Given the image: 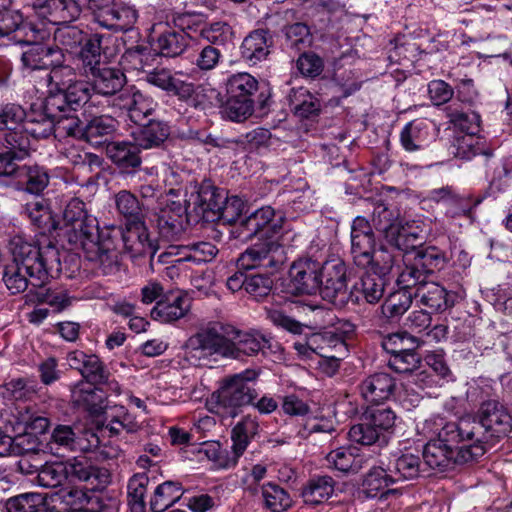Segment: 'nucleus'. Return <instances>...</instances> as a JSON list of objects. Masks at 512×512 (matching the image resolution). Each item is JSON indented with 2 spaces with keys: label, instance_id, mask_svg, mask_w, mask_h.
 Returning a JSON list of instances; mask_svg holds the SVG:
<instances>
[{
  "label": "nucleus",
  "instance_id": "23",
  "mask_svg": "<svg viewBox=\"0 0 512 512\" xmlns=\"http://www.w3.org/2000/svg\"><path fill=\"white\" fill-rule=\"evenodd\" d=\"M170 126L166 121L150 119L132 133V139L141 150L160 149L170 136Z\"/></svg>",
  "mask_w": 512,
  "mask_h": 512
},
{
  "label": "nucleus",
  "instance_id": "52",
  "mask_svg": "<svg viewBox=\"0 0 512 512\" xmlns=\"http://www.w3.org/2000/svg\"><path fill=\"white\" fill-rule=\"evenodd\" d=\"M394 475L382 467H373L367 473L363 480L364 492L368 497L374 498L379 493L384 494V491L391 485L396 483L393 479Z\"/></svg>",
  "mask_w": 512,
  "mask_h": 512
},
{
  "label": "nucleus",
  "instance_id": "49",
  "mask_svg": "<svg viewBox=\"0 0 512 512\" xmlns=\"http://www.w3.org/2000/svg\"><path fill=\"white\" fill-rule=\"evenodd\" d=\"M258 422L251 415L243 417L232 430L233 451L239 457L246 450L250 439L258 432Z\"/></svg>",
  "mask_w": 512,
  "mask_h": 512
},
{
  "label": "nucleus",
  "instance_id": "17",
  "mask_svg": "<svg viewBox=\"0 0 512 512\" xmlns=\"http://www.w3.org/2000/svg\"><path fill=\"white\" fill-rule=\"evenodd\" d=\"M117 101L119 107L127 112L129 119L135 124H140L152 115L157 107V103L150 95L135 86L121 92Z\"/></svg>",
  "mask_w": 512,
  "mask_h": 512
},
{
  "label": "nucleus",
  "instance_id": "42",
  "mask_svg": "<svg viewBox=\"0 0 512 512\" xmlns=\"http://www.w3.org/2000/svg\"><path fill=\"white\" fill-rule=\"evenodd\" d=\"M424 241L423 230L415 223L405 222L399 226V232L394 235V239L388 243L405 253L420 249Z\"/></svg>",
  "mask_w": 512,
  "mask_h": 512
},
{
  "label": "nucleus",
  "instance_id": "13",
  "mask_svg": "<svg viewBox=\"0 0 512 512\" xmlns=\"http://www.w3.org/2000/svg\"><path fill=\"white\" fill-rule=\"evenodd\" d=\"M457 103H452L445 108L446 116L450 123L458 127L467 135L456 139V157L470 158L475 153L472 151L473 135L478 131L480 116L475 112H467L458 107Z\"/></svg>",
  "mask_w": 512,
  "mask_h": 512
},
{
  "label": "nucleus",
  "instance_id": "11",
  "mask_svg": "<svg viewBox=\"0 0 512 512\" xmlns=\"http://www.w3.org/2000/svg\"><path fill=\"white\" fill-rule=\"evenodd\" d=\"M185 222H193V214L189 207L179 201L167 203L156 217L159 237L165 242L177 241L184 232Z\"/></svg>",
  "mask_w": 512,
  "mask_h": 512
},
{
  "label": "nucleus",
  "instance_id": "21",
  "mask_svg": "<svg viewBox=\"0 0 512 512\" xmlns=\"http://www.w3.org/2000/svg\"><path fill=\"white\" fill-rule=\"evenodd\" d=\"M97 383L78 382L71 389V402L91 415H100L106 410L105 395Z\"/></svg>",
  "mask_w": 512,
  "mask_h": 512
},
{
  "label": "nucleus",
  "instance_id": "18",
  "mask_svg": "<svg viewBox=\"0 0 512 512\" xmlns=\"http://www.w3.org/2000/svg\"><path fill=\"white\" fill-rule=\"evenodd\" d=\"M190 310V300L181 291H170L156 302L151 318L161 323H172L183 318Z\"/></svg>",
  "mask_w": 512,
  "mask_h": 512
},
{
  "label": "nucleus",
  "instance_id": "64",
  "mask_svg": "<svg viewBox=\"0 0 512 512\" xmlns=\"http://www.w3.org/2000/svg\"><path fill=\"white\" fill-rule=\"evenodd\" d=\"M223 60V50L220 47L205 44L197 53L195 66L201 72H210L216 69Z\"/></svg>",
  "mask_w": 512,
  "mask_h": 512
},
{
  "label": "nucleus",
  "instance_id": "19",
  "mask_svg": "<svg viewBox=\"0 0 512 512\" xmlns=\"http://www.w3.org/2000/svg\"><path fill=\"white\" fill-rule=\"evenodd\" d=\"M396 379L385 372L367 376L359 384V391L366 402L380 404L390 400L396 391Z\"/></svg>",
  "mask_w": 512,
  "mask_h": 512
},
{
  "label": "nucleus",
  "instance_id": "48",
  "mask_svg": "<svg viewBox=\"0 0 512 512\" xmlns=\"http://www.w3.org/2000/svg\"><path fill=\"white\" fill-rule=\"evenodd\" d=\"M261 495L264 507L271 512H283L292 505L289 493L273 482L261 485Z\"/></svg>",
  "mask_w": 512,
  "mask_h": 512
},
{
  "label": "nucleus",
  "instance_id": "24",
  "mask_svg": "<svg viewBox=\"0 0 512 512\" xmlns=\"http://www.w3.org/2000/svg\"><path fill=\"white\" fill-rule=\"evenodd\" d=\"M272 45L273 37L270 31L256 29L244 38L240 47L241 57L249 64L256 65L267 59Z\"/></svg>",
  "mask_w": 512,
  "mask_h": 512
},
{
  "label": "nucleus",
  "instance_id": "62",
  "mask_svg": "<svg viewBox=\"0 0 512 512\" xmlns=\"http://www.w3.org/2000/svg\"><path fill=\"white\" fill-rule=\"evenodd\" d=\"M383 436L391 432L395 426L396 414L389 407L369 408L363 414Z\"/></svg>",
  "mask_w": 512,
  "mask_h": 512
},
{
  "label": "nucleus",
  "instance_id": "14",
  "mask_svg": "<svg viewBox=\"0 0 512 512\" xmlns=\"http://www.w3.org/2000/svg\"><path fill=\"white\" fill-rule=\"evenodd\" d=\"M67 361L71 368L78 370L87 383L107 384L110 389L120 392L119 384L110 381V372L94 354H86L83 351L75 350L68 354Z\"/></svg>",
  "mask_w": 512,
  "mask_h": 512
},
{
  "label": "nucleus",
  "instance_id": "56",
  "mask_svg": "<svg viewBox=\"0 0 512 512\" xmlns=\"http://www.w3.org/2000/svg\"><path fill=\"white\" fill-rule=\"evenodd\" d=\"M326 459L335 469L345 473H358L364 462L362 457L353 454L352 449L344 447L331 451Z\"/></svg>",
  "mask_w": 512,
  "mask_h": 512
},
{
  "label": "nucleus",
  "instance_id": "7",
  "mask_svg": "<svg viewBox=\"0 0 512 512\" xmlns=\"http://www.w3.org/2000/svg\"><path fill=\"white\" fill-rule=\"evenodd\" d=\"M259 375V370L246 369L223 378L219 388L212 394L217 411H222L230 417H236L242 407L253 404L258 396L253 383L256 382Z\"/></svg>",
  "mask_w": 512,
  "mask_h": 512
},
{
  "label": "nucleus",
  "instance_id": "3",
  "mask_svg": "<svg viewBox=\"0 0 512 512\" xmlns=\"http://www.w3.org/2000/svg\"><path fill=\"white\" fill-rule=\"evenodd\" d=\"M64 236L75 249H82L86 258L94 262L104 275L119 270V256L113 229L100 230L97 218L90 215L64 229Z\"/></svg>",
  "mask_w": 512,
  "mask_h": 512
},
{
  "label": "nucleus",
  "instance_id": "37",
  "mask_svg": "<svg viewBox=\"0 0 512 512\" xmlns=\"http://www.w3.org/2000/svg\"><path fill=\"white\" fill-rule=\"evenodd\" d=\"M26 119L25 110L16 104H7L0 109V136L1 140H7L14 133L28 138L24 132Z\"/></svg>",
  "mask_w": 512,
  "mask_h": 512
},
{
  "label": "nucleus",
  "instance_id": "5",
  "mask_svg": "<svg viewBox=\"0 0 512 512\" xmlns=\"http://www.w3.org/2000/svg\"><path fill=\"white\" fill-rule=\"evenodd\" d=\"M472 446L486 452V444L494 443L512 431V415L506 405L496 399L483 401L474 415L456 421Z\"/></svg>",
  "mask_w": 512,
  "mask_h": 512
},
{
  "label": "nucleus",
  "instance_id": "35",
  "mask_svg": "<svg viewBox=\"0 0 512 512\" xmlns=\"http://www.w3.org/2000/svg\"><path fill=\"white\" fill-rule=\"evenodd\" d=\"M335 481L332 477L316 476L307 481L301 491V496L305 504L312 507L320 505L333 495Z\"/></svg>",
  "mask_w": 512,
  "mask_h": 512
},
{
  "label": "nucleus",
  "instance_id": "8",
  "mask_svg": "<svg viewBox=\"0 0 512 512\" xmlns=\"http://www.w3.org/2000/svg\"><path fill=\"white\" fill-rule=\"evenodd\" d=\"M320 295L335 306L344 307L359 303V295L347 289V266L341 259H331L320 264Z\"/></svg>",
  "mask_w": 512,
  "mask_h": 512
},
{
  "label": "nucleus",
  "instance_id": "6",
  "mask_svg": "<svg viewBox=\"0 0 512 512\" xmlns=\"http://www.w3.org/2000/svg\"><path fill=\"white\" fill-rule=\"evenodd\" d=\"M65 53L59 54L50 66L46 76V97L48 110L60 107L84 106L91 98L90 84L79 78L77 70L65 64Z\"/></svg>",
  "mask_w": 512,
  "mask_h": 512
},
{
  "label": "nucleus",
  "instance_id": "46",
  "mask_svg": "<svg viewBox=\"0 0 512 512\" xmlns=\"http://www.w3.org/2000/svg\"><path fill=\"white\" fill-rule=\"evenodd\" d=\"M182 496L181 484L174 481H166L158 485L150 500V509L153 512H164L174 505Z\"/></svg>",
  "mask_w": 512,
  "mask_h": 512
},
{
  "label": "nucleus",
  "instance_id": "10",
  "mask_svg": "<svg viewBox=\"0 0 512 512\" xmlns=\"http://www.w3.org/2000/svg\"><path fill=\"white\" fill-rule=\"evenodd\" d=\"M232 332V326L214 323L191 336L187 346L209 355L217 354L229 358V355H233L230 350Z\"/></svg>",
  "mask_w": 512,
  "mask_h": 512
},
{
  "label": "nucleus",
  "instance_id": "9",
  "mask_svg": "<svg viewBox=\"0 0 512 512\" xmlns=\"http://www.w3.org/2000/svg\"><path fill=\"white\" fill-rule=\"evenodd\" d=\"M225 200L227 195L224 191L210 182H203L197 191L191 193L189 199L185 200V205L193 214V222L197 223L200 220L214 222Z\"/></svg>",
  "mask_w": 512,
  "mask_h": 512
},
{
  "label": "nucleus",
  "instance_id": "40",
  "mask_svg": "<svg viewBox=\"0 0 512 512\" xmlns=\"http://www.w3.org/2000/svg\"><path fill=\"white\" fill-rule=\"evenodd\" d=\"M287 101L291 111L301 118H309L320 111L319 100L303 87L292 88Z\"/></svg>",
  "mask_w": 512,
  "mask_h": 512
},
{
  "label": "nucleus",
  "instance_id": "16",
  "mask_svg": "<svg viewBox=\"0 0 512 512\" xmlns=\"http://www.w3.org/2000/svg\"><path fill=\"white\" fill-rule=\"evenodd\" d=\"M114 241L121 237L125 249L129 251L133 257L146 256L150 257L151 264L155 261L157 245L150 238L149 232L144 225V220L139 227L128 226V231L123 233L119 228H113Z\"/></svg>",
  "mask_w": 512,
  "mask_h": 512
},
{
  "label": "nucleus",
  "instance_id": "44",
  "mask_svg": "<svg viewBox=\"0 0 512 512\" xmlns=\"http://www.w3.org/2000/svg\"><path fill=\"white\" fill-rule=\"evenodd\" d=\"M102 36L93 34L81 47L78 53V59L81 62V69L86 77H90L97 68L105 63L101 62V42Z\"/></svg>",
  "mask_w": 512,
  "mask_h": 512
},
{
  "label": "nucleus",
  "instance_id": "45",
  "mask_svg": "<svg viewBox=\"0 0 512 512\" xmlns=\"http://www.w3.org/2000/svg\"><path fill=\"white\" fill-rule=\"evenodd\" d=\"M117 130V122L110 116H97L85 125L84 139L92 145L106 142Z\"/></svg>",
  "mask_w": 512,
  "mask_h": 512
},
{
  "label": "nucleus",
  "instance_id": "34",
  "mask_svg": "<svg viewBox=\"0 0 512 512\" xmlns=\"http://www.w3.org/2000/svg\"><path fill=\"white\" fill-rule=\"evenodd\" d=\"M431 123L425 119H417L407 123L400 133L401 146L407 152H415L426 145Z\"/></svg>",
  "mask_w": 512,
  "mask_h": 512
},
{
  "label": "nucleus",
  "instance_id": "30",
  "mask_svg": "<svg viewBox=\"0 0 512 512\" xmlns=\"http://www.w3.org/2000/svg\"><path fill=\"white\" fill-rule=\"evenodd\" d=\"M48 100L43 101L42 110L33 112L24 123V132L31 134L34 138H47L52 133H55L57 114L65 112L63 107L58 108L57 111L48 110Z\"/></svg>",
  "mask_w": 512,
  "mask_h": 512
},
{
  "label": "nucleus",
  "instance_id": "36",
  "mask_svg": "<svg viewBox=\"0 0 512 512\" xmlns=\"http://www.w3.org/2000/svg\"><path fill=\"white\" fill-rule=\"evenodd\" d=\"M118 213L124 217L128 226L139 227L145 218L144 204L128 190H121L114 196Z\"/></svg>",
  "mask_w": 512,
  "mask_h": 512
},
{
  "label": "nucleus",
  "instance_id": "43",
  "mask_svg": "<svg viewBox=\"0 0 512 512\" xmlns=\"http://www.w3.org/2000/svg\"><path fill=\"white\" fill-rule=\"evenodd\" d=\"M82 106L64 107L65 112L57 114L59 119H56L55 136L56 137H73L76 139H84L85 126L82 125L81 120L76 112Z\"/></svg>",
  "mask_w": 512,
  "mask_h": 512
},
{
  "label": "nucleus",
  "instance_id": "59",
  "mask_svg": "<svg viewBox=\"0 0 512 512\" xmlns=\"http://www.w3.org/2000/svg\"><path fill=\"white\" fill-rule=\"evenodd\" d=\"M68 473L61 462L46 463L39 470L36 481L44 488H56L65 482Z\"/></svg>",
  "mask_w": 512,
  "mask_h": 512
},
{
  "label": "nucleus",
  "instance_id": "4",
  "mask_svg": "<svg viewBox=\"0 0 512 512\" xmlns=\"http://www.w3.org/2000/svg\"><path fill=\"white\" fill-rule=\"evenodd\" d=\"M422 456L425 466L445 472L483 456V450L470 444L457 422H446L425 444Z\"/></svg>",
  "mask_w": 512,
  "mask_h": 512
},
{
  "label": "nucleus",
  "instance_id": "2",
  "mask_svg": "<svg viewBox=\"0 0 512 512\" xmlns=\"http://www.w3.org/2000/svg\"><path fill=\"white\" fill-rule=\"evenodd\" d=\"M276 211L271 206H263L240 221V233L248 240L258 237L264 240L256 243L241 254L238 265L243 269L256 267L278 268L286 261V252L279 239L274 237L282 228L283 217L275 219Z\"/></svg>",
  "mask_w": 512,
  "mask_h": 512
},
{
  "label": "nucleus",
  "instance_id": "12",
  "mask_svg": "<svg viewBox=\"0 0 512 512\" xmlns=\"http://www.w3.org/2000/svg\"><path fill=\"white\" fill-rule=\"evenodd\" d=\"M290 282L288 284L286 300L299 294H315L320 291V263L311 259L295 261L289 271Z\"/></svg>",
  "mask_w": 512,
  "mask_h": 512
},
{
  "label": "nucleus",
  "instance_id": "58",
  "mask_svg": "<svg viewBox=\"0 0 512 512\" xmlns=\"http://www.w3.org/2000/svg\"><path fill=\"white\" fill-rule=\"evenodd\" d=\"M257 79L249 73L231 75L226 83L227 94L253 99L258 90Z\"/></svg>",
  "mask_w": 512,
  "mask_h": 512
},
{
  "label": "nucleus",
  "instance_id": "63",
  "mask_svg": "<svg viewBox=\"0 0 512 512\" xmlns=\"http://www.w3.org/2000/svg\"><path fill=\"white\" fill-rule=\"evenodd\" d=\"M381 346L393 356L398 353L412 351L416 349L417 344L415 338L407 332H398L385 336L382 339Z\"/></svg>",
  "mask_w": 512,
  "mask_h": 512
},
{
  "label": "nucleus",
  "instance_id": "53",
  "mask_svg": "<svg viewBox=\"0 0 512 512\" xmlns=\"http://www.w3.org/2000/svg\"><path fill=\"white\" fill-rule=\"evenodd\" d=\"M232 27L222 21H217L204 25L199 31V37L211 44L224 50L226 45L232 40Z\"/></svg>",
  "mask_w": 512,
  "mask_h": 512
},
{
  "label": "nucleus",
  "instance_id": "27",
  "mask_svg": "<svg viewBox=\"0 0 512 512\" xmlns=\"http://www.w3.org/2000/svg\"><path fill=\"white\" fill-rule=\"evenodd\" d=\"M58 46H47L33 44L22 52L20 57L21 70L24 73H31L37 70H48L54 60L62 52Z\"/></svg>",
  "mask_w": 512,
  "mask_h": 512
},
{
  "label": "nucleus",
  "instance_id": "60",
  "mask_svg": "<svg viewBox=\"0 0 512 512\" xmlns=\"http://www.w3.org/2000/svg\"><path fill=\"white\" fill-rule=\"evenodd\" d=\"M428 276L427 272L420 268V265L412 258L407 259L405 262V267L399 274L397 282L406 289L411 287L418 288L422 284L429 283L427 281Z\"/></svg>",
  "mask_w": 512,
  "mask_h": 512
},
{
  "label": "nucleus",
  "instance_id": "31",
  "mask_svg": "<svg viewBox=\"0 0 512 512\" xmlns=\"http://www.w3.org/2000/svg\"><path fill=\"white\" fill-rule=\"evenodd\" d=\"M70 474L90 485V490L101 491L109 483L111 474L105 467L92 465L88 461H76L70 466Z\"/></svg>",
  "mask_w": 512,
  "mask_h": 512
},
{
  "label": "nucleus",
  "instance_id": "33",
  "mask_svg": "<svg viewBox=\"0 0 512 512\" xmlns=\"http://www.w3.org/2000/svg\"><path fill=\"white\" fill-rule=\"evenodd\" d=\"M49 174L39 165H21L15 178L19 189L32 194L41 193L49 184Z\"/></svg>",
  "mask_w": 512,
  "mask_h": 512
},
{
  "label": "nucleus",
  "instance_id": "41",
  "mask_svg": "<svg viewBox=\"0 0 512 512\" xmlns=\"http://www.w3.org/2000/svg\"><path fill=\"white\" fill-rule=\"evenodd\" d=\"M389 472L394 475L397 483L404 480H413L425 472L419 456L412 453L402 454L387 466Z\"/></svg>",
  "mask_w": 512,
  "mask_h": 512
},
{
  "label": "nucleus",
  "instance_id": "1",
  "mask_svg": "<svg viewBox=\"0 0 512 512\" xmlns=\"http://www.w3.org/2000/svg\"><path fill=\"white\" fill-rule=\"evenodd\" d=\"M13 256L3 271V281L11 294L24 292L28 285L43 287L62 270L60 251L50 240L32 242L16 235L9 242Z\"/></svg>",
  "mask_w": 512,
  "mask_h": 512
},
{
  "label": "nucleus",
  "instance_id": "51",
  "mask_svg": "<svg viewBox=\"0 0 512 512\" xmlns=\"http://www.w3.org/2000/svg\"><path fill=\"white\" fill-rule=\"evenodd\" d=\"M386 285V276L376 273H366L360 280V287L358 288L357 285H355L353 290L355 292L360 290L367 303L376 304L382 299Z\"/></svg>",
  "mask_w": 512,
  "mask_h": 512
},
{
  "label": "nucleus",
  "instance_id": "57",
  "mask_svg": "<svg viewBox=\"0 0 512 512\" xmlns=\"http://www.w3.org/2000/svg\"><path fill=\"white\" fill-rule=\"evenodd\" d=\"M351 441L362 444L372 445L375 443H387V436L382 433L363 415L362 422L353 425L348 433Z\"/></svg>",
  "mask_w": 512,
  "mask_h": 512
},
{
  "label": "nucleus",
  "instance_id": "50",
  "mask_svg": "<svg viewBox=\"0 0 512 512\" xmlns=\"http://www.w3.org/2000/svg\"><path fill=\"white\" fill-rule=\"evenodd\" d=\"M395 264V255L387 247L381 245L378 249L375 247L367 254V259H363L358 266L363 268L370 267L372 273L386 276L390 273Z\"/></svg>",
  "mask_w": 512,
  "mask_h": 512
},
{
  "label": "nucleus",
  "instance_id": "61",
  "mask_svg": "<svg viewBox=\"0 0 512 512\" xmlns=\"http://www.w3.org/2000/svg\"><path fill=\"white\" fill-rule=\"evenodd\" d=\"M286 46L296 51L307 48L312 42L310 29L305 23L297 22L285 27Z\"/></svg>",
  "mask_w": 512,
  "mask_h": 512
},
{
  "label": "nucleus",
  "instance_id": "39",
  "mask_svg": "<svg viewBox=\"0 0 512 512\" xmlns=\"http://www.w3.org/2000/svg\"><path fill=\"white\" fill-rule=\"evenodd\" d=\"M179 26H182L179 24ZM189 35L183 27L181 29H169L161 33L157 38L158 55L165 57H177L181 55L189 45Z\"/></svg>",
  "mask_w": 512,
  "mask_h": 512
},
{
  "label": "nucleus",
  "instance_id": "26",
  "mask_svg": "<svg viewBox=\"0 0 512 512\" xmlns=\"http://www.w3.org/2000/svg\"><path fill=\"white\" fill-rule=\"evenodd\" d=\"M421 305L430 309L433 313H442L454 306L455 295L447 291L443 286L435 282L422 284L414 293Z\"/></svg>",
  "mask_w": 512,
  "mask_h": 512
},
{
  "label": "nucleus",
  "instance_id": "47",
  "mask_svg": "<svg viewBox=\"0 0 512 512\" xmlns=\"http://www.w3.org/2000/svg\"><path fill=\"white\" fill-rule=\"evenodd\" d=\"M158 53L149 46L137 45L128 48L122 55V63L137 71H146L153 67Z\"/></svg>",
  "mask_w": 512,
  "mask_h": 512
},
{
  "label": "nucleus",
  "instance_id": "38",
  "mask_svg": "<svg viewBox=\"0 0 512 512\" xmlns=\"http://www.w3.org/2000/svg\"><path fill=\"white\" fill-rule=\"evenodd\" d=\"M138 14L135 9L128 6L111 5L98 24L104 28L115 31H128L136 23Z\"/></svg>",
  "mask_w": 512,
  "mask_h": 512
},
{
  "label": "nucleus",
  "instance_id": "15",
  "mask_svg": "<svg viewBox=\"0 0 512 512\" xmlns=\"http://www.w3.org/2000/svg\"><path fill=\"white\" fill-rule=\"evenodd\" d=\"M88 435L98 440L94 433L79 426L59 424L53 429L48 445L54 455L64 456L69 452L86 450L89 447Z\"/></svg>",
  "mask_w": 512,
  "mask_h": 512
},
{
  "label": "nucleus",
  "instance_id": "28",
  "mask_svg": "<svg viewBox=\"0 0 512 512\" xmlns=\"http://www.w3.org/2000/svg\"><path fill=\"white\" fill-rule=\"evenodd\" d=\"M88 78L91 79L90 90L103 96L117 94L126 83V76L121 69L106 64L97 68Z\"/></svg>",
  "mask_w": 512,
  "mask_h": 512
},
{
  "label": "nucleus",
  "instance_id": "55",
  "mask_svg": "<svg viewBox=\"0 0 512 512\" xmlns=\"http://www.w3.org/2000/svg\"><path fill=\"white\" fill-rule=\"evenodd\" d=\"M413 258L429 276L443 269L447 262L446 254L436 246L421 247L416 250Z\"/></svg>",
  "mask_w": 512,
  "mask_h": 512
},
{
  "label": "nucleus",
  "instance_id": "22",
  "mask_svg": "<svg viewBox=\"0 0 512 512\" xmlns=\"http://www.w3.org/2000/svg\"><path fill=\"white\" fill-rule=\"evenodd\" d=\"M141 148L133 141L106 143L105 152L110 161L125 171H135L142 164Z\"/></svg>",
  "mask_w": 512,
  "mask_h": 512
},
{
  "label": "nucleus",
  "instance_id": "20",
  "mask_svg": "<svg viewBox=\"0 0 512 512\" xmlns=\"http://www.w3.org/2000/svg\"><path fill=\"white\" fill-rule=\"evenodd\" d=\"M269 347V340L263 334L256 331L243 332L233 327L230 344L233 355H229V358L243 360L244 357L264 353V350Z\"/></svg>",
  "mask_w": 512,
  "mask_h": 512
},
{
  "label": "nucleus",
  "instance_id": "32",
  "mask_svg": "<svg viewBox=\"0 0 512 512\" xmlns=\"http://www.w3.org/2000/svg\"><path fill=\"white\" fill-rule=\"evenodd\" d=\"M414 294L404 287L390 293L380 306L381 315L385 322L393 323L408 311L413 302Z\"/></svg>",
  "mask_w": 512,
  "mask_h": 512
},
{
  "label": "nucleus",
  "instance_id": "29",
  "mask_svg": "<svg viewBox=\"0 0 512 512\" xmlns=\"http://www.w3.org/2000/svg\"><path fill=\"white\" fill-rule=\"evenodd\" d=\"M401 223L402 219L397 209L384 202L374 204L370 225L372 230L378 232L387 242L394 239Z\"/></svg>",
  "mask_w": 512,
  "mask_h": 512
},
{
  "label": "nucleus",
  "instance_id": "25",
  "mask_svg": "<svg viewBox=\"0 0 512 512\" xmlns=\"http://www.w3.org/2000/svg\"><path fill=\"white\" fill-rule=\"evenodd\" d=\"M375 247V234L370 222L362 216L353 220L351 226V254L355 264L358 266L363 259H367Z\"/></svg>",
  "mask_w": 512,
  "mask_h": 512
},
{
  "label": "nucleus",
  "instance_id": "54",
  "mask_svg": "<svg viewBox=\"0 0 512 512\" xmlns=\"http://www.w3.org/2000/svg\"><path fill=\"white\" fill-rule=\"evenodd\" d=\"M254 112V99L227 94V100L222 107L223 115L235 122H242Z\"/></svg>",
  "mask_w": 512,
  "mask_h": 512
}]
</instances>
